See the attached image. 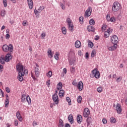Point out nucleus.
I'll list each match as a JSON object with an SVG mask.
<instances>
[{
	"instance_id": "1",
	"label": "nucleus",
	"mask_w": 127,
	"mask_h": 127,
	"mask_svg": "<svg viewBox=\"0 0 127 127\" xmlns=\"http://www.w3.org/2000/svg\"><path fill=\"white\" fill-rule=\"evenodd\" d=\"M16 69L17 71L19 72L18 76V79L20 82H22L23 81V76L24 75H27L28 73V71L27 69H25L23 65L21 64H17L16 65Z\"/></svg>"
},
{
	"instance_id": "2",
	"label": "nucleus",
	"mask_w": 127,
	"mask_h": 127,
	"mask_svg": "<svg viewBox=\"0 0 127 127\" xmlns=\"http://www.w3.org/2000/svg\"><path fill=\"white\" fill-rule=\"evenodd\" d=\"M122 7V5L118 1H115L113 3L112 7V10L114 12H117L119 11L120 9Z\"/></svg>"
},
{
	"instance_id": "3",
	"label": "nucleus",
	"mask_w": 127,
	"mask_h": 127,
	"mask_svg": "<svg viewBox=\"0 0 127 127\" xmlns=\"http://www.w3.org/2000/svg\"><path fill=\"white\" fill-rule=\"evenodd\" d=\"M2 49L4 52H12L13 51V46L12 44H9V46L7 45H4L2 47Z\"/></svg>"
},
{
	"instance_id": "4",
	"label": "nucleus",
	"mask_w": 127,
	"mask_h": 127,
	"mask_svg": "<svg viewBox=\"0 0 127 127\" xmlns=\"http://www.w3.org/2000/svg\"><path fill=\"white\" fill-rule=\"evenodd\" d=\"M92 76L95 77L96 79H99L101 77L100 71L98 70L97 68H94L91 72Z\"/></svg>"
},
{
	"instance_id": "5",
	"label": "nucleus",
	"mask_w": 127,
	"mask_h": 127,
	"mask_svg": "<svg viewBox=\"0 0 127 127\" xmlns=\"http://www.w3.org/2000/svg\"><path fill=\"white\" fill-rule=\"evenodd\" d=\"M66 22L69 30L73 31V30H74V25H73V22H72V20H71V19L70 18H67L66 19Z\"/></svg>"
},
{
	"instance_id": "6",
	"label": "nucleus",
	"mask_w": 127,
	"mask_h": 127,
	"mask_svg": "<svg viewBox=\"0 0 127 127\" xmlns=\"http://www.w3.org/2000/svg\"><path fill=\"white\" fill-rule=\"evenodd\" d=\"M45 8V7L44 6H40L37 9L36 8L34 10V13L36 15V16H37V15H39V13H40Z\"/></svg>"
},
{
	"instance_id": "7",
	"label": "nucleus",
	"mask_w": 127,
	"mask_h": 127,
	"mask_svg": "<svg viewBox=\"0 0 127 127\" xmlns=\"http://www.w3.org/2000/svg\"><path fill=\"white\" fill-rule=\"evenodd\" d=\"M111 42L113 43V44H117L118 42H119V38L117 35H114L111 37Z\"/></svg>"
},
{
	"instance_id": "8",
	"label": "nucleus",
	"mask_w": 127,
	"mask_h": 127,
	"mask_svg": "<svg viewBox=\"0 0 127 127\" xmlns=\"http://www.w3.org/2000/svg\"><path fill=\"white\" fill-rule=\"evenodd\" d=\"M52 99L56 105L59 104V99L58 98V95H57V93H55L53 95Z\"/></svg>"
},
{
	"instance_id": "9",
	"label": "nucleus",
	"mask_w": 127,
	"mask_h": 127,
	"mask_svg": "<svg viewBox=\"0 0 127 127\" xmlns=\"http://www.w3.org/2000/svg\"><path fill=\"white\" fill-rule=\"evenodd\" d=\"M113 32V29L109 28L106 31L104 32V37L108 38L110 36V34Z\"/></svg>"
},
{
	"instance_id": "10",
	"label": "nucleus",
	"mask_w": 127,
	"mask_h": 127,
	"mask_svg": "<svg viewBox=\"0 0 127 127\" xmlns=\"http://www.w3.org/2000/svg\"><path fill=\"white\" fill-rule=\"evenodd\" d=\"M91 13H92V8L89 7L86 10L85 14H84V16L85 17H89V16H91Z\"/></svg>"
},
{
	"instance_id": "11",
	"label": "nucleus",
	"mask_w": 127,
	"mask_h": 127,
	"mask_svg": "<svg viewBox=\"0 0 127 127\" xmlns=\"http://www.w3.org/2000/svg\"><path fill=\"white\" fill-rule=\"evenodd\" d=\"M36 67H35V74L36 78L39 77L40 72H39V65L37 64H36Z\"/></svg>"
},
{
	"instance_id": "12",
	"label": "nucleus",
	"mask_w": 127,
	"mask_h": 127,
	"mask_svg": "<svg viewBox=\"0 0 127 127\" xmlns=\"http://www.w3.org/2000/svg\"><path fill=\"white\" fill-rule=\"evenodd\" d=\"M88 116H90V110L88 108H85L83 112V116L84 118H87Z\"/></svg>"
},
{
	"instance_id": "13",
	"label": "nucleus",
	"mask_w": 127,
	"mask_h": 127,
	"mask_svg": "<svg viewBox=\"0 0 127 127\" xmlns=\"http://www.w3.org/2000/svg\"><path fill=\"white\" fill-rule=\"evenodd\" d=\"M5 62H8L9 60H11L12 57L10 54H6L5 57H4Z\"/></svg>"
},
{
	"instance_id": "14",
	"label": "nucleus",
	"mask_w": 127,
	"mask_h": 127,
	"mask_svg": "<svg viewBox=\"0 0 127 127\" xmlns=\"http://www.w3.org/2000/svg\"><path fill=\"white\" fill-rule=\"evenodd\" d=\"M28 6L30 9H32L33 8V0H27Z\"/></svg>"
},
{
	"instance_id": "15",
	"label": "nucleus",
	"mask_w": 127,
	"mask_h": 127,
	"mask_svg": "<svg viewBox=\"0 0 127 127\" xmlns=\"http://www.w3.org/2000/svg\"><path fill=\"white\" fill-rule=\"evenodd\" d=\"M116 111L118 114H121L122 113V106L120 104H117L116 105Z\"/></svg>"
},
{
	"instance_id": "16",
	"label": "nucleus",
	"mask_w": 127,
	"mask_h": 127,
	"mask_svg": "<svg viewBox=\"0 0 127 127\" xmlns=\"http://www.w3.org/2000/svg\"><path fill=\"white\" fill-rule=\"evenodd\" d=\"M116 48H118V45L117 44H114L113 46L110 47L108 48L109 51H114L116 50Z\"/></svg>"
},
{
	"instance_id": "17",
	"label": "nucleus",
	"mask_w": 127,
	"mask_h": 127,
	"mask_svg": "<svg viewBox=\"0 0 127 127\" xmlns=\"http://www.w3.org/2000/svg\"><path fill=\"white\" fill-rule=\"evenodd\" d=\"M6 100L5 101V108H7V106H8V104H9V97H8V95H5Z\"/></svg>"
},
{
	"instance_id": "18",
	"label": "nucleus",
	"mask_w": 127,
	"mask_h": 127,
	"mask_svg": "<svg viewBox=\"0 0 127 127\" xmlns=\"http://www.w3.org/2000/svg\"><path fill=\"white\" fill-rule=\"evenodd\" d=\"M16 117L17 119H18V121H19V122H22V117H21V115H20V113L19 112V111L17 112Z\"/></svg>"
},
{
	"instance_id": "19",
	"label": "nucleus",
	"mask_w": 127,
	"mask_h": 127,
	"mask_svg": "<svg viewBox=\"0 0 127 127\" xmlns=\"http://www.w3.org/2000/svg\"><path fill=\"white\" fill-rule=\"evenodd\" d=\"M77 88L79 91H82L83 90V82L79 81L77 84Z\"/></svg>"
},
{
	"instance_id": "20",
	"label": "nucleus",
	"mask_w": 127,
	"mask_h": 127,
	"mask_svg": "<svg viewBox=\"0 0 127 127\" xmlns=\"http://www.w3.org/2000/svg\"><path fill=\"white\" fill-rule=\"evenodd\" d=\"M87 30H88L89 32H91V31H92V32H95L94 27L90 25L87 27Z\"/></svg>"
},
{
	"instance_id": "21",
	"label": "nucleus",
	"mask_w": 127,
	"mask_h": 127,
	"mask_svg": "<svg viewBox=\"0 0 127 127\" xmlns=\"http://www.w3.org/2000/svg\"><path fill=\"white\" fill-rule=\"evenodd\" d=\"M76 120L77 121L78 124H81V123L83 122V118H82V116L81 115L77 116Z\"/></svg>"
},
{
	"instance_id": "22",
	"label": "nucleus",
	"mask_w": 127,
	"mask_h": 127,
	"mask_svg": "<svg viewBox=\"0 0 127 127\" xmlns=\"http://www.w3.org/2000/svg\"><path fill=\"white\" fill-rule=\"evenodd\" d=\"M68 120L70 124H73L74 123V119H73V115L72 114L68 116Z\"/></svg>"
},
{
	"instance_id": "23",
	"label": "nucleus",
	"mask_w": 127,
	"mask_h": 127,
	"mask_svg": "<svg viewBox=\"0 0 127 127\" xmlns=\"http://www.w3.org/2000/svg\"><path fill=\"white\" fill-rule=\"evenodd\" d=\"M48 56L50 58H52V57H53V54H52V50L51 49H48Z\"/></svg>"
},
{
	"instance_id": "24",
	"label": "nucleus",
	"mask_w": 127,
	"mask_h": 127,
	"mask_svg": "<svg viewBox=\"0 0 127 127\" xmlns=\"http://www.w3.org/2000/svg\"><path fill=\"white\" fill-rule=\"evenodd\" d=\"M75 46L76 48H80L81 47V42L80 41H76L75 43Z\"/></svg>"
},
{
	"instance_id": "25",
	"label": "nucleus",
	"mask_w": 127,
	"mask_h": 127,
	"mask_svg": "<svg viewBox=\"0 0 127 127\" xmlns=\"http://www.w3.org/2000/svg\"><path fill=\"white\" fill-rule=\"evenodd\" d=\"M25 97H26V95L25 94L22 95L21 97V102H22V103H25Z\"/></svg>"
},
{
	"instance_id": "26",
	"label": "nucleus",
	"mask_w": 127,
	"mask_h": 127,
	"mask_svg": "<svg viewBox=\"0 0 127 127\" xmlns=\"http://www.w3.org/2000/svg\"><path fill=\"white\" fill-rule=\"evenodd\" d=\"M64 91L63 90H61L60 91L59 93V96L60 98H62L63 97H64Z\"/></svg>"
},
{
	"instance_id": "27",
	"label": "nucleus",
	"mask_w": 127,
	"mask_h": 127,
	"mask_svg": "<svg viewBox=\"0 0 127 127\" xmlns=\"http://www.w3.org/2000/svg\"><path fill=\"white\" fill-rule=\"evenodd\" d=\"M64 127V123L62 119H60L59 123V127Z\"/></svg>"
},
{
	"instance_id": "28",
	"label": "nucleus",
	"mask_w": 127,
	"mask_h": 127,
	"mask_svg": "<svg viewBox=\"0 0 127 127\" xmlns=\"http://www.w3.org/2000/svg\"><path fill=\"white\" fill-rule=\"evenodd\" d=\"M63 85L62 82H59L57 85V89L58 90H60L62 89Z\"/></svg>"
},
{
	"instance_id": "29",
	"label": "nucleus",
	"mask_w": 127,
	"mask_h": 127,
	"mask_svg": "<svg viewBox=\"0 0 127 127\" xmlns=\"http://www.w3.org/2000/svg\"><path fill=\"white\" fill-rule=\"evenodd\" d=\"M26 101L28 105H30V104H31V99H30V97L29 95L26 96Z\"/></svg>"
},
{
	"instance_id": "30",
	"label": "nucleus",
	"mask_w": 127,
	"mask_h": 127,
	"mask_svg": "<svg viewBox=\"0 0 127 127\" xmlns=\"http://www.w3.org/2000/svg\"><path fill=\"white\" fill-rule=\"evenodd\" d=\"M0 62L1 64H5V59H4V57H1V58H0Z\"/></svg>"
},
{
	"instance_id": "31",
	"label": "nucleus",
	"mask_w": 127,
	"mask_h": 127,
	"mask_svg": "<svg viewBox=\"0 0 127 127\" xmlns=\"http://www.w3.org/2000/svg\"><path fill=\"white\" fill-rule=\"evenodd\" d=\"M62 33H63L64 35H66L67 33V30L64 27H62Z\"/></svg>"
},
{
	"instance_id": "32",
	"label": "nucleus",
	"mask_w": 127,
	"mask_h": 127,
	"mask_svg": "<svg viewBox=\"0 0 127 127\" xmlns=\"http://www.w3.org/2000/svg\"><path fill=\"white\" fill-rule=\"evenodd\" d=\"M110 122L113 124H116V123H117V120L116 119H115V118L112 117L110 119Z\"/></svg>"
},
{
	"instance_id": "33",
	"label": "nucleus",
	"mask_w": 127,
	"mask_h": 127,
	"mask_svg": "<svg viewBox=\"0 0 127 127\" xmlns=\"http://www.w3.org/2000/svg\"><path fill=\"white\" fill-rule=\"evenodd\" d=\"M66 102H67L68 106H71V105H72V103L71 102V99L69 97H67L66 98Z\"/></svg>"
},
{
	"instance_id": "34",
	"label": "nucleus",
	"mask_w": 127,
	"mask_h": 127,
	"mask_svg": "<svg viewBox=\"0 0 127 127\" xmlns=\"http://www.w3.org/2000/svg\"><path fill=\"white\" fill-rule=\"evenodd\" d=\"M54 58L56 59V60H59V53L58 52H56L55 56Z\"/></svg>"
},
{
	"instance_id": "35",
	"label": "nucleus",
	"mask_w": 127,
	"mask_h": 127,
	"mask_svg": "<svg viewBox=\"0 0 127 127\" xmlns=\"http://www.w3.org/2000/svg\"><path fill=\"white\" fill-rule=\"evenodd\" d=\"M70 70L71 74H73V75H74V74L75 73V71H76V70L75 69V67H70Z\"/></svg>"
},
{
	"instance_id": "36",
	"label": "nucleus",
	"mask_w": 127,
	"mask_h": 127,
	"mask_svg": "<svg viewBox=\"0 0 127 127\" xmlns=\"http://www.w3.org/2000/svg\"><path fill=\"white\" fill-rule=\"evenodd\" d=\"M52 76V71H50L47 73V77H48V78H51Z\"/></svg>"
},
{
	"instance_id": "37",
	"label": "nucleus",
	"mask_w": 127,
	"mask_h": 127,
	"mask_svg": "<svg viewBox=\"0 0 127 127\" xmlns=\"http://www.w3.org/2000/svg\"><path fill=\"white\" fill-rule=\"evenodd\" d=\"M96 54H97V53L96 52V50H93L91 53V57L92 58H94L95 56H96Z\"/></svg>"
},
{
	"instance_id": "38",
	"label": "nucleus",
	"mask_w": 127,
	"mask_h": 127,
	"mask_svg": "<svg viewBox=\"0 0 127 127\" xmlns=\"http://www.w3.org/2000/svg\"><path fill=\"white\" fill-rule=\"evenodd\" d=\"M45 36H46V33L42 32L41 34V39H44L45 38Z\"/></svg>"
},
{
	"instance_id": "39",
	"label": "nucleus",
	"mask_w": 127,
	"mask_h": 127,
	"mask_svg": "<svg viewBox=\"0 0 127 127\" xmlns=\"http://www.w3.org/2000/svg\"><path fill=\"white\" fill-rule=\"evenodd\" d=\"M97 92H98V93H102V92L103 91V87H102V86L99 87L97 89Z\"/></svg>"
},
{
	"instance_id": "40",
	"label": "nucleus",
	"mask_w": 127,
	"mask_h": 127,
	"mask_svg": "<svg viewBox=\"0 0 127 127\" xmlns=\"http://www.w3.org/2000/svg\"><path fill=\"white\" fill-rule=\"evenodd\" d=\"M81 102H82V96H79L77 97V103L81 104Z\"/></svg>"
},
{
	"instance_id": "41",
	"label": "nucleus",
	"mask_w": 127,
	"mask_h": 127,
	"mask_svg": "<svg viewBox=\"0 0 127 127\" xmlns=\"http://www.w3.org/2000/svg\"><path fill=\"white\" fill-rule=\"evenodd\" d=\"M31 76L32 78L33 79L34 81H35L36 80V77H35V74L32 71L31 72Z\"/></svg>"
},
{
	"instance_id": "42",
	"label": "nucleus",
	"mask_w": 127,
	"mask_h": 127,
	"mask_svg": "<svg viewBox=\"0 0 127 127\" xmlns=\"http://www.w3.org/2000/svg\"><path fill=\"white\" fill-rule=\"evenodd\" d=\"M89 24L90 25H94L95 24V20L93 19H91L89 21Z\"/></svg>"
},
{
	"instance_id": "43",
	"label": "nucleus",
	"mask_w": 127,
	"mask_h": 127,
	"mask_svg": "<svg viewBox=\"0 0 127 127\" xmlns=\"http://www.w3.org/2000/svg\"><path fill=\"white\" fill-rule=\"evenodd\" d=\"M107 29V25L106 24H103L102 27V31H105Z\"/></svg>"
},
{
	"instance_id": "44",
	"label": "nucleus",
	"mask_w": 127,
	"mask_h": 127,
	"mask_svg": "<svg viewBox=\"0 0 127 127\" xmlns=\"http://www.w3.org/2000/svg\"><path fill=\"white\" fill-rule=\"evenodd\" d=\"M5 13H6L5 10H2L1 11V12H0V15H1V16H2V17L4 16L5 15Z\"/></svg>"
},
{
	"instance_id": "45",
	"label": "nucleus",
	"mask_w": 127,
	"mask_h": 127,
	"mask_svg": "<svg viewBox=\"0 0 127 127\" xmlns=\"http://www.w3.org/2000/svg\"><path fill=\"white\" fill-rule=\"evenodd\" d=\"M14 125L15 127H18V121L17 120H15L14 121Z\"/></svg>"
},
{
	"instance_id": "46",
	"label": "nucleus",
	"mask_w": 127,
	"mask_h": 127,
	"mask_svg": "<svg viewBox=\"0 0 127 127\" xmlns=\"http://www.w3.org/2000/svg\"><path fill=\"white\" fill-rule=\"evenodd\" d=\"M83 19L84 18L83 17H80L79 18V21L81 24H82V23L84 22V21H83Z\"/></svg>"
},
{
	"instance_id": "47",
	"label": "nucleus",
	"mask_w": 127,
	"mask_h": 127,
	"mask_svg": "<svg viewBox=\"0 0 127 127\" xmlns=\"http://www.w3.org/2000/svg\"><path fill=\"white\" fill-rule=\"evenodd\" d=\"M3 3L4 7L7 6V3L6 0H3Z\"/></svg>"
},
{
	"instance_id": "48",
	"label": "nucleus",
	"mask_w": 127,
	"mask_h": 127,
	"mask_svg": "<svg viewBox=\"0 0 127 127\" xmlns=\"http://www.w3.org/2000/svg\"><path fill=\"white\" fill-rule=\"evenodd\" d=\"M110 21L111 22H115L116 21V17H112L111 18H110Z\"/></svg>"
},
{
	"instance_id": "49",
	"label": "nucleus",
	"mask_w": 127,
	"mask_h": 127,
	"mask_svg": "<svg viewBox=\"0 0 127 127\" xmlns=\"http://www.w3.org/2000/svg\"><path fill=\"white\" fill-rule=\"evenodd\" d=\"M88 45H89V46H90V47H91V48H92L93 47V46H94L93 43L92 42H91V41H89Z\"/></svg>"
},
{
	"instance_id": "50",
	"label": "nucleus",
	"mask_w": 127,
	"mask_h": 127,
	"mask_svg": "<svg viewBox=\"0 0 127 127\" xmlns=\"http://www.w3.org/2000/svg\"><path fill=\"white\" fill-rule=\"evenodd\" d=\"M123 79V77L120 76L119 78H117L116 81L117 82H121Z\"/></svg>"
},
{
	"instance_id": "51",
	"label": "nucleus",
	"mask_w": 127,
	"mask_h": 127,
	"mask_svg": "<svg viewBox=\"0 0 127 127\" xmlns=\"http://www.w3.org/2000/svg\"><path fill=\"white\" fill-rule=\"evenodd\" d=\"M106 19L108 21H110L111 20V17H110V15H107L106 17Z\"/></svg>"
},
{
	"instance_id": "52",
	"label": "nucleus",
	"mask_w": 127,
	"mask_h": 127,
	"mask_svg": "<svg viewBox=\"0 0 127 127\" xmlns=\"http://www.w3.org/2000/svg\"><path fill=\"white\" fill-rule=\"evenodd\" d=\"M102 123H103V124H104V125L107 124V120H106V119H103L102 120Z\"/></svg>"
},
{
	"instance_id": "53",
	"label": "nucleus",
	"mask_w": 127,
	"mask_h": 127,
	"mask_svg": "<svg viewBox=\"0 0 127 127\" xmlns=\"http://www.w3.org/2000/svg\"><path fill=\"white\" fill-rule=\"evenodd\" d=\"M10 38V35H9V34H6L5 35L6 39H9Z\"/></svg>"
},
{
	"instance_id": "54",
	"label": "nucleus",
	"mask_w": 127,
	"mask_h": 127,
	"mask_svg": "<svg viewBox=\"0 0 127 127\" xmlns=\"http://www.w3.org/2000/svg\"><path fill=\"white\" fill-rule=\"evenodd\" d=\"M36 126H38V124L37 123V122H36V121H34L33 123V126L36 127Z\"/></svg>"
},
{
	"instance_id": "55",
	"label": "nucleus",
	"mask_w": 127,
	"mask_h": 127,
	"mask_svg": "<svg viewBox=\"0 0 127 127\" xmlns=\"http://www.w3.org/2000/svg\"><path fill=\"white\" fill-rule=\"evenodd\" d=\"M63 73H64V74H65L66 73H67V69H66V68H64L63 70Z\"/></svg>"
},
{
	"instance_id": "56",
	"label": "nucleus",
	"mask_w": 127,
	"mask_h": 127,
	"mask_svg": "<svg viewBox=\"0 0 127 127\" xmlns=\"http://www.w3.org/2000/svg\"><path fill=\"white\" fill-rule=\"evenodd\" d=\"M27 24V21L24 20L23 21L22 24H23V26H25Z\"/></svg>"
},
{
	"instance_id": "57",
	"label": "nucleus",
	"mask_w": 127,
	"mask_h": 127,
	"mask_svg": "<svg viewBox=\"0 0 127 127\" xmlns=\"http://www.w3.org/2000/svg\"><path fill=\"white\" fill-rule=\"evenodd\" d=\"M5 91L7 92V93H10V89L8 87H6L5 88Z\"/></svg>"
},
{
	"instance_id": "58",
	"label": "nucleus",
	"mask_w": 127,
	"mask_h": 127,
	"mask_svg": "<svg viewBox=\"0 0 127 127\" xmlns=\"http://www.w3.org/2000/svg\"><path fill=\"white\" fill-rule=\"evenodd\" d=\"M46 85L48 86V87L50 86V80H49L47 81Z\"/></svg>"
},
{
	"instance_id": "59",
	"label": "nucleus",
	"mask_w": 127,
	"mask_h": 127,
	"mask_svg": "<svg viewBox=\"0 0 127 127\" xmlns=\"http://www.w3.org/2000/svg\"><path fill=\"white\" fill-rule=\"evenodd\" d=\"M85 58L86 59H88V58H89V53H86L85 54Z\"/></svg>"
},
{
	"instance_id": "60",
	"label": "nucleus",
	"mask_w": 127,
	"mask_h": 127,
	"mask_svg": "<svg viewBox=\"0 0 127 127\" xmlns=\"http://www.w3.org/2000/svg\"><path fill=\"white\" fill-rule=\"evenodd\" d=\"M61 6L62 9H65V5H64V4H62L61 5Z\"/></svg>"
},
{
	"instance_id": "61",
	"label": "nucleus",
	"mask_w": 127,
	"mask_h": 127,
	"mask_svg": "<svg viewBox=\"0 0 127 127\" xmlns=\"http://www.w3.org/2000/svg\"><path fill=\"white\" fill-rule=\"evenodd\" d=\"M72 85H73V86H77V85H78V83H77V82H75V81H73Z\"/></svg>"
},
{
	"instance_id": "62",
	"label": "nucleus",
	"mask_w": 127,
	"mask_h": 127,
	"mask_svg": "<svg viewBox=\"0 0 127 127\" xmlns=\"http://www.w3.org/2000/svg\"><path fill=\"white\" fill-rule=\"evenodd\" d=\"M120 30H123L124 29V26H120Z\"/></svg>"
},
{
	"instance_id": "63",
	"label": "nucleus",
	"mask_w": 127,
	"mask_h": 127,
	"mask_svg": "<svg viewBox=\"0 0 127 127\" xmlns=\"http://www.w3.org/2000/svg\"><path fill=\"white\" fill-rule=\"evenodd\" d=\"M65 127H70V125L66 124L65 125Z\"/></svg>"
},
{
	"instance_id": "64",
	"label": "nucleus",
	"mask_w": 127,
	"mask_h": 127,
	"mask_svg": "<svg viewBox=\"0 0 127 127\" xmlns=\"http://www.w3.org/2000/svg\"><path fill=\"white\" fill-rule=\"evenodd\" d=\"M125 104H126V105L127 106V97L126 99H125Z\"/></svg>"
}]
</instances>
